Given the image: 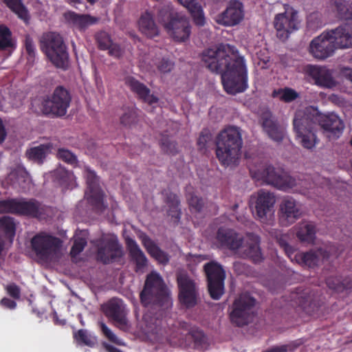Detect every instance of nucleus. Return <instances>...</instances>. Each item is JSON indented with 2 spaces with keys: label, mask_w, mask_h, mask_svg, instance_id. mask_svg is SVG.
Wrapping results in <instances>:
<instances>
[{
  "label": "nucleus",
  "mask_w": 352,
  "mask_h": 352,
  "mask_svg": "<svg viewBox=\"0 0 352 352\" xmlns=\"http://www.w3.org/2000/svg\"><path fill=\"white\" fill-rule=\"evenodd\" d=\"M11 32L3 25L0 26V49L12 46Z\"/></svg>",
  "instance_id": "obj_50"
},
{
  "label": "nucleus",
  "mask_w": 352,
  "mask_h": 352,
  "mask_svg": "<svg viewBox=\"0 0 352 352\" xmlns=\"http://www.w3.org/2000/svg\"><path fill=\"white\" fill-rule=\"evenodd\" d=\"M0 304L3 307L10 309H14L16 307V303L14 300H12L7 298H3V299H1V300L0 301Z\"/></svg>",
  "instance_id": "obj_63"
},
{
  "label": "nucleus",
  "mask_w": 352,
  "mask_h": 352,
  "mask_svg": "<svg viewBox=\"0 0 352 352\" xmlns=\"http://www.w3.org/2000/svg\"><path fill=\"white\" fill-rule=\"evenodd\" d=\"M336 50L329 31L324 32L310 43L309 52L315 58L324 60L333 56Z\"/></svg>",
  "instance_id": "obj_18"
},
{
  "label": "nucleus",
  "mask_w": 352,
  "mask_h": 352,
  "mask_svg": "<svg viewBox=\"0 0 352 352\" xmlns=\"http://www.w3.org/2000/svg\"><path fill=\"white\" fill-rule=\"evenodd\" d=\"M14 199L0 200V213H13Z\"/></svg>",
  "instance_id": "obj_58"
},
{
  "label": "nucleus",
  "mask_w": 352,
  "mask_h": 352,
  "mask_svg": "<svg viewBox=\"0 0 352 352\" xmlns=\"http://www.w3.org/2000/svg\"><path fill=\"white\" fill-rule=\"evenodd\" d=\"M57 157L72 165H75L78 162L76 156L70 151L65 148L58 150Z\"/></svg>",
  "instance_id": "obj_51"
},
{
  "label": "nucleus",
  "mask_w": 352,
  "mask_h": 352,
  "mask_svg": "<svg viewBox=\"0 0 352 352\" xmlns=\"http://www.w3.org/2000/svg\"><path fill=\"white\" fill-rule=\"evenodd\" d=\"M99 325L104 335L110 341L118 345H124L122 340L119 339L104 322H100Z\"/></svg>",
  "instance_id": "obj_53"
},
{
  "label": "nucleus",
  "mask_w": 352,
  "mask_h": 352,
  "mask_svg": "<svg viewBox=\"0 0 352 352\" xmlns=\"http://www.w3.org/2000/svg\"><path fill=\"white\" fill-rule=\"evenodd\" d=\"M84 174L87 184L85 197L91 204L102 210L103 207V194L99 188L96 174L87 167H85Z\"/></svg>",
  "instance_id": "obj_22"
},
{
  "label": "nucleus",
  "mask_w": 352,
  "mask_h": 352,
  "mask_svg": "<svg viewBox=\"0 0 352 352\" xmlns=\"http://www.w3.org/2000/svg\"><path fill=\"white\" fill-rule=\"evenodd\" d=\"M281 245L291 261L292 262H296L295 254H301V252H298L296 250H295L293 247L288 245L287 243H282Z\"/></svg>",
  "instance_id": "obj_60"
},
{
  "label": "nucleus",
  "mask_w": 352,
  "mask_h": 352,
  "mask_svg": "<svg viewBox=\"0 0 352 352\" xmlns=\"http://www.w3.org/2000/svg\"><path fill=\"white\" fill-rule=\"evenodd\" d=\"M8 7L12 10L19 18L22 19L25 23H28L30 16L28 11L24 5L22 3L21 0H3Z\"/></svg>",
  "instance_id": "obj_43"
},
{
  "label": "nucleus",
  "mask_w": 352,
  "mask_h": 352,
  "mask_svg": "<svg viewBox=\"0 0 352 352\" xmlns=\"http://www.w3.org/2000/svg\"><path fill=\"white\" fill-rule=\"evenodd\" d=\"M124 82L133 92L136 94L145 102L150 104L157 102L158 98L151 94L150 89L133 76H126L124 78Z\"/></svg>",
  "instance_id": "obj_27"
},
{
  "label": "nucleus",
  "mask_w": 352,
  "mask_h": 352,
  "mask_svg": "<svg viewBox=\"0 0 352 352\" xmlns=\"http://www.w3.org/2000/svg\"><path fill=\"white\" fill-rule=\"evenodd\" d=\"M40 205L34 200L14 199L13 213L37 217Z\"/></svg>",
  "instance_id": "obj_31"
},
{
  "label": "nucleus",
  "mask_w": 352,
  "mask_h": 352,
  "mask_svg": "<svg viewBox=\"0 0 352 352\" xmlns=\"http://www.w3.org/2000/svg\"><path fill=\"white\" fill-rule=\"evenodd\" d=\"M315 226L311 223L302 222L298 226L296 235L298 239L307 243H312L315 239Z\"/></svg>",
  "instance_id": "obj_40"
},
{
  "label": "nucleus",
  "mask_w": 352,
  "mask_h": 352,
  "mask_svg": "<svg viewBox=\"0 0 352 352\" xmlns=\"http://www.w3.org/2000/svg\"><path fill=\"white\" fill-rule=\"evenodd\" d=\"M262 125L269 137L276 141L280 142L284 135L283 131L278 127L276 122L270 111H265L262 115Z\"/></svg>",
  "instance_id": "obj_30"
},
{
  "label": "nucleus",
  "mask_w": 352,
  "mask_h": 352,
  "mask_svg": "<svg viewBox=\"0 0 352 352\" xmlns=\"http://www.w3.org/2000/svg\"><path fill=\"white\" fill-rule=\"evenodd\" d=\"M7 293L15 299H19L21 296V289L14 283H11L6 287Z\"/></svg>",
  "instance_id": "obj_59"
},
{
  "label": "nucleus",
  "mask_w": 352,
  "mask_h": 352,
  "mask_svg": "<svg viewBox=\"0 0 352 352\" xmlns=\"http://www.w3.org/2000/svg\"><path fill=\"white\" fill-rule=\"evenodd\" d=\"M316 113V108L307 107L298 110L293 120V126L298 143L305 148L311 150L318 142L316 134V124L312 118Z\"/></svg>",
  "instance_id": "obj_2"
},
{
  "label": "nucleus",
  "mask_w": 352,
  "mask_h": 352,
  "mask_svg": "<svg viewBox=\"0 0 352 352\" xmlns=\"http://www.w3.org/2000/svg\"><path fill=\"white\" fill-rule=\"evenodd\" d=\"M204 268L208 278L210 296L214 300H218L224 291L225 272L221 265L215 261L205 264Z\"/></svg>",
  "instance_id": "obj_14"
},
{
  "label": "nucleus",
  "mask_w": 352,
  "mask_h": 352,
  "mask_svg": "<svg viewBox=\"0 0 352 352\" xmlns=\"http://www.w3.org/2000/svg\"><path fill=\"white\" fill-rule=\"evenodd\" d=\"M155 65L161 73L170 72L174 67V63L166 58H162Z\"/></svg>",
  "instance_id": "obj_55"
},
{
  "label": "nucleus",
  "mask_w": 352,
  "mask_h": 352,
  "mask_svg": "<svg viewBox=\"0 0 352 352\" xmlns=\"http://www.w3.org/2000/svg\"><path fill=\"white\" fill-rule=\"evenodd\" d=\"M243 144L241 133L237 127L230 126L222 131L217 138L216 144Z\"/></svg>",
  "instance_id": "obj_33"
},
{
  "label": "nucleus",
  "mask_w": 352,
  "mask_h": 352,
  "mask_svg": "<svg viewBox=\"0 0 352 352\" xmlns=\"http://www.w3.org/2000/svg\"><path fill=\"white\" fill-rule=\"evenodd\" d=\"M71 102V97L65 89L57 87L52 95L43 102V112L55 116H63L67 113Z\"/></svg>",
  "instance_id": "obj_13"
},
{
  "label": "nucleus",
  "mask_w": 352,
  "mask_h": 352,
  "mask_svg": "<svg viewBox=\"0 0 352 352\" xmlns=\"http://www.w3.org/2000/svg\"><path fill=\"white\" fill-rule=\"evenodd\" d=\"M190 12L195 23L202 26L205 23V17L201 6L197 0H178Z\"/></svg>",
  "instance_id": "obj_37"
},
{
  "label": "nucleus",
  "mask_w": 352,
  "mask_h": 352,
  "mask_svg": "<svg viewBox=\"0 0 352 352\" xmlns=\"http://www.w3.org/2000/svg\"><path fill=\"white\" fill-rule=\"evenodd\" d=\"M139 26L140 31L149 38H153L159 34V30L155 25L153 15L149 12H145L140 19Z\"/></svg>",
  "instance_id": "obj_36"
},
{
  "label": "nucleus",
  "mask_w": 352,
  "mask_h": 352,
  "mask_svg": "<svg viewBox=\"0 0 352 352\" xmlns=\"http://www.w3.org/2000/svg\"><path fill=\"white\" fill-rule=\"evenodd\" d=\"M245 12L243 3L236 0L230 1L226 9L217 15L216 21L219 24L232 27L239 24L244 19Z\"/></svg>",
  "instance_id": "obj_20"
},
{
  "label": "nucleus",
  "mask_w": 352,
  "mask_h": 352,
  "mask_svg": "<svg viewBox=\"0 0 352 352\" xmlns=\"http://www.w3.org/2000/svg\"><path fill=\"white\" fill-rule=\"evenodd\" d=\"M98 247V258L104 263H109L122 256L121 246L115 235L104 234L96 241Z\"/></svg>",
  "instance_id": "obj_15"
},
{
  "label": "nucleus",
  "mask_w": 352,
  "mask_h": 352,
  "mask_svg": "<svg viewBox=\"0 0 352 352\" xmlns=\"http://www.w3.org/2000/svg\"><path fill=\"white\" fill-rule=\"evenodd\" d=\"M177 280L180 302L188 307L194 306L197 298V283L185 272H179Z\"/></svg>",
  "instance_id": "obj_17"
},
{
  "label": "nucleus",
  "mask_w": 352,
  "mask_h": 352,
  "mask_svg": "<svg viewBox=\"0 0 352 352\" xmlns=\"http://www.w3.org/2000/svg\"><path fill=\"white\" fill-rule=\"evenodd\" d=\"M31 244L38 257L44 261H56L65 252L61 240L45 232L34 236Z\"/></svg>",
  "instance_id": "obj_7"
},
{
  "label": "nucleus",
  "mask_w": 352,
  "mask_h": 352,
  "mask_svg": "<svg viewBox=\"0 0 352 352\" xmlns=\"http://www.w3.org/2000/svg\"><path fill=\"white\" fill-rule=\"evenodd\" d=\"M0 229L8 236L12 237L15 234L16 224L14 219L10 217L0 218Z\"/></svg>",
  "instance_id": "obj_47"
},
{
  "label": "nucleus",
  "mask_w": 352,
  "mask_h": 352,
  "mask_svg": "<svg viewBox=\"0 0 352 352\" xmlns=\"http://www.w3.org/2000/svg\"><path fill=\"white\" fill-rule=\"evenodd\" d=\"M306 73L320 87L331 89L337 85V82L332 76V72L325 67L309 65L305 67Z\"/></svg>",
  "instance_id": "obj_24"
},
{
  "label": "nucleus",
  "mask_w": 352,
  "mask_h": 352,
  "mask_svg": "<svg viewBox=\"0 0 352 352\" xmlns=\"http://www.w3.org/2000/svg\"><path fill=\"white\" fill-rule=\"evenodd\" d=\"M158 17L164 23L167 34L175 41L183 42L190 36L191 29L187 17L175 12L170 2L165 1L159 10Z\"/></svg>",
  "instance_id": "obj_3"
},
{
  "label": "nucleus",
  "mask_w": 352,
  "mask_h": 352,
  "mask_svg": "<svg viewBox=\"0 0 352 352\" xmlns=\"http://www.w3.org/2000/svg\"><path fill=\"white\" fill-rule=\"evenodd\" d=\"M316 124H318L323 129L324 133L327 138L330 140H336L339 138L344 129V124L335 113H329L323 115L318 112L316 108V113L312 118Z\"/></svg>",
  "instance_id": "obj_16"
},
{
  "label": "nucleus",
  "mask_w": 352,
  "mask_h": 352,
  "mask_svg": "<svg viewBox=\"0 0 352 352\" xmlns=\"http://www.w3.org/2000/svg\"><path fill=\"white\" fill-rule=\"evenodd\" d=\"M130 254L136 263L137 270H142L147 265V258L136 242L132 239L127 240Z\"/></svg>",
  "instance_id": "obj_38"
},
{
  "label": "nucleus",
  "mask_w": 352,
  "mask_h": 352,
  "mask_svg": "<svg viewBox=\"0 0 352 352\" xmlns=\"http://www.w3.org/2000/svg\"><path fill=\"white\" fill-rule=\"evenodd\" d=\"M135 120L136 113L133 109H128L120 118L121 123L126 126H130Z\"/></svg>",
  "instance_id": "obj_54"
},
{
  "label": "nucleus",
  "mask_w": 352,
  "mask_h": 352,
  "mask_svg": "<svg viewBox=\"0 0 352 352\" xmlns=\"http://www.w3.org/2000/svg\"><path fill=\"white\" fill-rule=\"evenodd\" d=\"M217 239L221 246L237 251L241 256L250 257L254 262H259L261 260V253L256 237L250 239V241L243 243L241 236L234 230L220 228L217 234Z\"/></svg>",
  "instance_id": "obj_5"
},
{
  "label": "nucleus",
  "mask_w": 352,
  "mask_h": 352,
  "mask_svg": "<svg viewBox=\"0 0 352 352\" xmlns=\"http://www.w3.org/2000/svg\"><path fill=\"white\" fill-rule=\"evenodd\" d=\"M98 47L102 50H107L110 47L112 41L109 35L105 32H100L96 36Z\"/></svg>",
  "instance_id": "obj_52"
},
{
  "label": "nucleus",
  "mask_w": 352,
  "mask_h": 352,
  "mask_svg": "<svg viewBox=\"0 0 352 352\" xmlns=\"http://www.w3.org/2000/svg\"><path fill=\"white\" fill-rule=\"evenodd\" d=\"M255 299L247 293L241 294L234 302L230 318L236 326L248 324L254 315Z\"/></svg>",
  "instance_id": "obj_11"
},
{
  "label": "nucleus",
  "mask_w": 352,
  "mask_h": 352,
  "mask_svg": "<svg viewBox=\"0 0 352 352\" xmlns=\"http://www.w3.org/2000/svg\"><path fill=\"white\" fill-rule=\"evenodd\" d=\"M161 148L166 153L174 154L177 151L176 144L169 138L162 139Z\"/></svg>",
  "instance_id": "obj_56"
},
{
  "label": "nucleus",
  "mask_w": 352,
  "mask_h": 352,
  "mask_svg": "<svg viewBox=\"0 0 352 352\" xmlns=\"http://www.w3.org/2000/svg\"><path fill=\"white\" fill-rule=\"evenodd\" d=\"M343 76L352 83V68L346 67L342 71Z\"/></svg>",
  "instance_id": "obj_64"
},
{
  "label": "nucleus",
  "mask_w": 352,
  "mask_h": 352,
  "mask_svg": "<svg viewBox=\"0 0 352 352\" xmlns=\"http://www.w3.org/2000/svg\"><path fill=\"white\" fill-rule=\"evenodd\" d=\"M107 50H109V54L111 56L116 58H119L122 54V51L120 46L113 43H111L110 47L107 49Z\"/></svg>",
  "instance_id": "obj_62"
},
{
  "label": "nucleus",
  "mask_w": 352,
  "mask_h": 352,
  "mask_svg": "<svg viewBox=\"0 0 352 352\" xmlns=\"http://www.w3.org/2000/svg\"><path fill=\"white\" fill-rule=\"evenodd\" d=\"M276 201L274 193L260 190L250 198V206L255 217L263 223H269L274 214V206Z\"/></svg>",
  "instance_id": "obj_9"
},
{
  "label": "nucleus",
  "mask_w": 352,
  "mask_h": 352,
  "mask_svg": "<svg viewBox=\"0 0 352 352\" xmlns=\"http://www.w3.org/2000/svg\"><path fill=\"white\" fill-rule=\"evenodd\" d=\"M332 254L331 250H326L322 248L311 250L307 253L295 254L296 263L314 267L318 265L322 261L329 258Z\"/></svg>",
  "instance_id": "obj_26"
},
{
  "label": "nucleus",
  "mask_w": 352,
  "mask_h": 352,
  "mask_svg": "<svg viewBox=\"0 0 352 352\" xmlns=\"http://www.w3.org/2000/svg\"><path fill=\"white\" fill-rule=\"evenodd\" d=\"M338 17L345 21H349L352 25V4H349L346 0H332Z\"/></svg>",
  "instance_id": "obj_39"
},
{
  "label": "nucleus",
  "mask_w": 352,
  "mask_h": 352,
  "mask_svg": "<svg viewBox=\"0 0 352 352\" xmlns=\"http://www.w3.org/2000/svg\"><path fill=\"white\" fill-rule=\"evenodd\" d=\"M141 237L144 248L152 257L162 264H166L168 262V255L161 250L151 239L146 235H142Z\"/></svg>",
  "instance_id": "obj_35"
},
{
  "label": "nucleus",
  "mask_w": 352,
  "mask_h": 352,
  "mask_svg": "<svg viewBox=\"0 0 352 352\" xmlns=\"http://www.w3.org/2000/svg\"><path fill=\"white\" fill-rule=\"evenodd\" d=\"M87 244V233L85 231H81L79 233H77L74 236V245L71 250V255L72 256H76L79 253H80L85 246Z\"/></svg>",
  "instance_id": "obj_46"
},
{
  "label": "nucleus",
  "mask_w": 352,
  "mask_h": 352,
  "mask_svg": "<svg viewBox=\"0 0 352 352\" xmlns=\"http://www.w3.org/2000/svg\"><path fill=\"white\" fill-rule=\"evenodd\" d=\"M52 177L65 188L72 187L75 184V176L63 167H59L53 171Z\"/></svg>",
  "instance_id": "obj_41"
},
{
  "label": "nucleus",
  "mask_w": 352,
  "mask_h": 352,
  "mask_svg": "<svg viewBox=\"0 0 352 352\" xmlns=\"http://www.w3.org/2000/svg\"><path fill=\"white\" fill-rule=\"evenodd\" d=\"M336 50L352 48V25L346 21L337 28L329 31Z\"/></svg>",
  "instance_id": "obj_25"
},
{
  "label": "nucleus",
  "mask_w": 352,
  "mask_h": 352,
  "mask_svg": "<svg viewBox=\"0 0 352 352\" xmlns=\"http://www.w3.org/2000/svg\"><path fill=\"white\" fill-rule=\"evenodd\" d=\"M52 177L65 188L72 187L75 184V176L63 167H59L53 171Z\"/></svg>",
  "instance_id": "obj_42"
},
{
  "label": "nucleus",
  "mask_w": 352,
  "mask_h": 352,
  "mask_svg": "<svg viewBox=\"0 0 352 352\" xmlns=\"http://www.w3.org/2000/svg\"><path fill=\"white\" fill-rule=\"evenodd\" d=\"M273 24L277 37L285 41L291 33L298 29V12L292 7L285 6L283 12L275 15Z\"/></svg>",
  "instance_id": "obj_12"
},
{
  "label": "nucleus",
  "mask_w": 352,
  "mask_h": 352,
  "mask_svg": "<svg viewBox=\"0 0 352 352\" xmlns=\"http://www.w3.org/2000/svg\"><path fill=\"white\" fill-rule=\"evenodd\" d=\"M25 47L27 53L30 58H33L35 56V46L32 38L27 36L25 40Z\"/></svg>",
  "instance_id": "obj_61"
},
{
  "label": "nucleus",
  "mask_w": 352,
  "mask_h": 352,
  "mask_svg": "<svg viewBox=\"0 0 352 352\" xmlns=\"http://www.w3.org/2000/svg\"><path fill=\"white\" fill-rule=\"evenodd\" d=\"M242 144H217L216 155L221 164L226 166L237 165Z\"/></svg>",
  "instance_id": "obj_23"
},
{
  "label": "nucleus",
  "mask_w": 352,
  "mask_h": 352,
  "mask_svg": "<svg viewBox=\"0 0 352 352\" xmlns=\"http://www.w3.org/2000/svg\"><path fill=\"white\" fill-rule=\"evenodd\" d=\"M66 19L76 28L84 30L90 25L99 21V18L89 14H80L74 12H69L65 14Z\"/></svg>",
  "instance_id": "obj_32"
},
{
  "label": "nucleus",
  "mask_w": 352,
  "mask_h": 352,
  "mask_svg": "<svg viewBox=\"0 0 352 352\" xmlns=\"http://www.w3.org/2000/svg\"><path fill=\"white\" fill-rule=\"evenodd\" d=\"M74 338L76 340L89 346H94L97 342L96 338L91 336L86 330L80 329L75 333Z\"/></svg>",
  "instance_id": "obj_48"
},
{
  "label": "nucleus",
  "mask_w": 352,
  "mask_h": 352,
  "mask_svg": "<svg viewBox=\"0 0 352 352\" xmlns=\"http://www.w3.org/2000/svg\"><path fill=\"white\" fill-rule=\"evenodd\" d=\"M144 327H142L144 333L148 338L152 342H164L167 341L171 344H176L173 338L177 336L170 329L168 330L163 325L162 319L152 316L146 313L143 316Z\"/></svg>",
  "instance_id": "obj_10"
},
{
  "label": "nucleus",
  "mask_w": 352,
  "mask_h": 352,
  "mask_svg": "<svg viewBox=\"0 0 352 352\" xmlns=\"http://www.w3.org/2000/svg\"><path fill=\"white\" fill-rule=\"evenodd\" d=\"M8 180L16 188L23 190H29L32 186L30 177L23 166H17L8 175Z\"/></svg>",
  "instance_id": "obj_29"
},
{
  "label": "nucleus",
  "mask_w": 352,
  "mask_h": 352,
  "mask_svg": "<svg viewBox=\"0 0 352 352\" xmlns=\"http://www.w3.org/2000/svg\"><path fill=\"white\" fill-rule=\"evenodd\" d=\"M279 182L272 181L276 184V188L281 190H289L294 189L298 190L303 194H306L307 190L311 188V184H307L306 182H298L295 178L285 173H281Z\"/></svg>",
  "instance_id": "obj_28"
},
{
  "label": "nucleus",
  "mask_w": 352,
  "mask_h": 352,
  "mask_svg": "<svg viewBox=\"0 0 352 352\" xmlns=\"http://www.w3.org/2000/svg\"><path fill=\"white\" fill-rule=\"evenodd\" d=\"M188 203L190 208L195 212L201 211L204 206L203 200L193 195H190V197L188 198Z\"/></svg>",
  "instance_id": "obj_57"
},
{
  "label": "nucleus",
  "mask_w": 352,
  "mask_h": 352,
  "mask_svg": "<svg viewBox=\"0 0 352 352\" xmlns=\"http://www.w3.org/2000/svg\"><path fill=\"white\" fill-rule=\"evenodd\" d=\"M217 239L221 246L237 251L241 256L250 257L254 262H259L261 260V253L256 237L250 239V241L243 243L241 236L234 230L220 228L217 234Z\"/></svg>",
  "instance_id": "obj_4"
},
{
  "label": "nucleus",
  "mask_w": 352,
  "mask_h": 352,
  "mask_svg": "<svg viewBox=\"0 0 352 352\" xmlns=\"http://www.w3.org/2000/svg\"><path fill=\"white\" fill-rule=\"evenodd\" d=\"M140 299L145 306L156 304L168 307L172 304L169 292L162 276L156 272H152L147 276L144 289L140 293Z\"/></svg>",
  "instance_id": "obj_6"
},
{
  "label": "nucleus",
  "mask_w": 352,
  "mask_h": 352,
  "mask_svg": "<svg viewBox=\"0 0 352 352\" xmlns=\"http://www.w3.org/2000/svg\"><path fill=\"white\" fill-rule=\"evenodd\" d=\"M103 311L107 317L112 320L120 329L126 331L129 328L126 319V310L122 300L113 298L103 306Z\"/></svg>",
  "instance_id": "obj_21"
},
{
  "label": "nucleus",
  "mask_w": 352,
  "mask_h": 352,
  "mask_svg": "<svg viewBox=\"0 0 352 352\" xmlns=\"http://www.w3.org/2000/svg\"><path fill=\"white\" fill-rule=\"evenodd\" d=\"M41 47L56 67L63 69L67 67L68 54L63 38L59 34H44L41 38Z\"/></svg>",
  "instance_id": "obj_8"
},
{
  "label": "nucleus",
  "mask_w": 352,
  "mask_h": 352,
  "mask_svg": "<svg viewBox=\"0 0 352 352\" xmlns=\"http://www.w3.org/2000/svg\"><path fill=\"white\" fill-rule=\"evenodd\" d=\"M281 173L277 172L272 166H267L263 170L258 173V178L262 179L264 182L276 187V184L272 181L279 182Z\"/></svg>",
  "instance_id": "obj_44"
},
{
  "label": "nucleus",
  "mask_w": 352,
  "mask_h": 352,
  "mask_svg": "<svg viewBox=\"0 0 352 352\" xmlns=\"http://www.w3.org/2000/svg\"><path fill=\"white\" fill-rule=\"evenodd\" d=\"M53 148L52 143L40 144L28 149L26 151V155L29 160L41 164Z\"/></svg>",
  "instance_id": "obj_34"
},
{
  "label": "nucleus",
  "mask_w": 352,
  "mask_h": 352,
  "mask_svg": "<svg viewBox=\"0 0 352 352\" xmlns=\"http://www.w3.org/2000/svg\"><path fill=\"white\" fill-rule=\"evenodd\" d=\"M278 214L279 221L283 226H290L301 217V206L291 197H284L279 204Z\"/></svg>",
  "instance_id": "obj_19"
},
{
  "label": "nucleus",
  "mask_w": 352,
  "mask_h": 352,
  "mask_svg": "<svg viewBox=\"0 0 352 352\" xmlns=\"http://www.w3.org/2000/svg\"><path fill=\"white\" fill-rule=\"evenodd\" d=\"M307 28L311 30H316L323 25L320 13L314 12L310 13L307 18Z\"/></svg>",
  "instance_id": "obj_49"
},
{
  "label": "nucleus",
  "mask_w": 352,
  "mask_h": 352,
  "mask_svg": "<svg viewBox=\"0 0 352 352\" xmlns=\"http://www.w3.org/2000/svg\"><path fill=\"white\" fill-rule=\"evenodd\" d=\"M272 96L285 102H290L296 100L299 94L292 88H284L274 90Z\"/></svg>",
  "instance_id": "obj_45"
},
{
  "label": "nucleus",
  "mask_w": 352,
  "mask_h": 352,
  "mask_svg": "<svg viewBox=\"0 0 352 352\" xmlns=\"http://www.w3.org/2000/svg\"><path fill=\"white\" fill-rule=\"evenodd\" d=\"M204 65L211 72L220 74L226 91L236 94L248 87L247 68L244 58L230 45L208 49L202 54Z\"/></svg>",
  "instance_id": "obj_1"
}]
</instances>
